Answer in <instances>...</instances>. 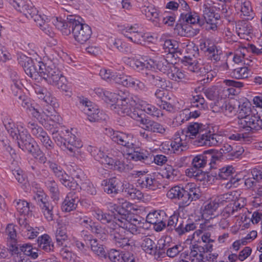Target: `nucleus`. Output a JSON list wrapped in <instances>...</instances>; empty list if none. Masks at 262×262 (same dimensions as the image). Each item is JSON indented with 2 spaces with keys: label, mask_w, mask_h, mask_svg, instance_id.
Here are the masks:
<instances>
[{
  "label": "nucleus",
  "mask_w": 262,
  "mask_h": 262,
  "mask_svg": "<svg viewBox=\"0 0 262 262\" xmlns=\"http://www.w3.org/2000/svg\"><path fill=\"white\" fill-rule=\"evenodd\" d=\"M255 112H256V110L254 106H251V103L247 99H246L238 105V113L241 118L237 119V123L239 128L245 129L246 130L248 129L249 126V124L248 123H246V124L242 123V125L241 121L243 120H245L248 118L251 119L254 117H257L258 115Z\"/></svg>",
  "instance_id": "12"
},
{
  "label": "nucleus",
  "mask_w": 262,
  "mask_h": 262,
  "mask_svg": "<svg viewBox=\"0 0 262 262\" xmlns=\"http://www.w3.org/2000/svg\"><path fill=\"white\" fill-rule=\"evenodd\" d=\"M217 7L212 4L206 2L203 5V16L206 21L207 30H215L217 28V21L220 19V15L217 12Z\"/></svg>",
  "instance_id": "8"
},
{
  "label": "nucleus",
  "mask_w": 262,
  "mask_h": 262,
  "mask_svg": "<svg viewBox=\"0 0 262 262\" xmlns=\"http://www.w3.org/2000/svg\"><path fill=\"white\" fill-rule=\"evenodd\" d=\"M211 108L214 113H222L229 117H231L236 114L235 106L230 102L223 99L215 102Z\"/></svg>",
  "instance_id": "16"
},
{
  "label": "nucleus",
  "mask_w": 262,
  "mask_h": 262,
  "mask_svg": "<svg viewBox=\"0 0 262 262\" xmlns=\"http://www.w3.org/2000/svg\"><path fill=\"white\" fill-rule=\"evenodd\" d=\"M224 83L226 86L231 87H225L223 90V95L225 97H231L235 95L236 93V88H241L244 86V83L239 81H236L233 80H225Z\"/></svg>",
  "instance_id": "28"
},
{
  "label": "nucleus",
  "mask_w": 262,
  "mask_h": 262,
  "mask_svg": "<svg viewBox=\"0 0 262 262\" xmlns=\"http://www.w3.org/2000/svg\"><path fill=\"white\" fill-rule=\"evenodd\" d=\"M204 143L208 146H216L222 142V137L217 134H212L206 136L204 138Z\"/></svg>",
  "instance_id": "55"
},
{
  "label": "nucleus",
  "mask_w": 262,
  "mask_h": 262,
  "mask_svg": "<svg viewBox=\"0 0 262 262\" xmlns=\"http://www.w3.org/2000/svg\"><path fill=\"white\" fill-rule=\"evenodd\" d=\"M207 51L209 53V57L215 61H218L221 58V56L222 54V51L219 49L217 47L212 46L207 49Z\"/></svg>",
  "instance_id": "62"
},
{
  "label": "nucleus",
  "mask_w": 262,
  "mask_h": 262,
  "mask_svg": "<svg viewBox=\"0 0 262 262\" xmlns=\"http://www.w3.org/2000/svg\"><path fill=\"white\" fill-rule=\"evenodd\" d=\"M141 121L142 125H143V128L147 131L162 135H164L166 132V128L157 122L149 119L148 120H142Z\"/></svg>",
  "instance_id": "30"
},
{
  "label": "nucleus",
  "mask_w": 262,
  "mask_h": 262,
  "mask_svg": "<svg viewBox=\"0 0 262 262\" xmlns=\"http://www.w3.org/2000/svg\"><path fill=\"white\" fill-rule=\"evenodd\" d=\"M181 68L185 67L191 72H200V75L202 77L200 81H203V83L209 82L215 75L214 71H206L205 68L200 67L196 60L190 56H184L183 59L181 60Z\"/></svg>",
  "instance_id": "5"
},
{
  "label": "nucleus",
  "mask_w": 262,
  "mask_h": 262,
  "mask_svg": "<svg viewBox=\"0 0 262 262\" xmlns=\"http://www.w3.org/2000/svg\"><path fill=\"white\" fill-rule=\"evenodd\" d=\"M184 116L181 122L186 121L190 119H195L199 117L201 115L200 111H190L189 109H184L181 113L182 115Z\"/></svg>",
  "instance_id": "61"
},
{
  "label": "nucleus",
  "mask_w": 262,
  "mask_h": 262,
  "mask_svg": "<svg viewBox=\"0 0 262 262\" xmlns=\"http://www.w3.org/2000/svg\"><path fill=\"white\" fill-rule=\"evenodd\" d=\"M236 11H240L244 16L253 17V12L251 3L247 0H236L234 5Z\"/></svg>",
  "instance_id": "34"
},
{
  "label": "nucleus",
  "mask_w": 262,
  "mask_h": 262,
  "mask_svg": "<svg viewBox=\"0 0 262 262\" xmlns=\"http://www.w3.org/2000/svg\"><path fill=\"white\" fill-rule=\"evenodd\" d=\"M186 24L181 25V36L187 37L193 36L198 34L200 31L198 28H193L191 25H195L196 24H190L185 20Z\"/></svg>",
  "instance_id": "48"
},
{
  "label": "nucleus",
  "mask_w": 262,
  "mask_h": 262,
  "mask_svg": "<svg viewBox=\"0 0 262 262\" xmlns=\"http://www.w3.org/2000/svg\"><path fill=\"white\" fill-rule=\"evenodd\" d=\"M45 80L48 84L55 86L58 89L61 90L66 93L67 95L71 96V92L70 88L66 84V78L62 74L61 72L55 66L50 70L48 76H47Z\"/></svg>",
  "instance_id": "7"
},
{
  "label": "nucleus",
  "mask_w": 262,
  "mask_h": 262,
  "mask_svg": "<svg viewBox=\"0 0 262 262\" xmlns=\"http://www.w3.org/2000/svg\"><path fill=\"white\" fill-rule=\"evenodd\" d=\"M13 203H15L16 209L20 213H25L29 211V203L25 200H15Z\"/></svg>",
  "instance_id": "63"
},
{
  "label": "nucleus",
  "mask_w": 262,
  "mask_h": 262,
  "mask_svg": "<svg viewBox=\"0 0 262 262\" xmlns=\"http://www.w3.org/2000/svg\"><path fill=\"white\" fill-rule=\"evenodd\" d=\"M146 80L152 85H155L162 90H165L168 86L169 81H167L165 78L160 76L159 74L154 71H149L145 72Z\"/></svg>",
  "instance_id": "24"
},
{
  "label": "nucleus",
  "mask_w": 262,
  "mask_h": 262,
  "mask_svg": "<svg viewBox=\"0 0 262 262\" xmlns=\"http://www.w3.org/2000/svg\"><path fill=\"white\" fill-rule=\"evenodd\" d=\"M11 249L9 250V253L11 256H16L17 257H22V255H27L29 251L34 250L32 245L30 243H17L16 245H11Z\"/></svg>",
  "instance_id": "27"
},
{
  "label": "nucleus",
  "mask_w": 262,
  "mask_h": 262,
  "mask_svg": "<svg viewBox=\"0 0 262 262\" xmlns=\"http://www.w3.org/2000/svg\"><path fill=\"white\" fill-rule=\"evenodd\" d=\"M201 239L203 243L205 244L202 245L204 248V251L211 252L213 249V245L211 244L214 242L213 239L210 238V234L206 233L201 236Z\"/></svg>",
  "instance_id": "60"
},
{
  "label": "nucleus",
  "mask_w": 262,
  "mask_h": 262,
  "mask_svg": "<svg viewBox=\"0 0 262 262\" xmlns=\"http://www.w3.org/2000/svg\"><path fill=\"white\" fill-rule=\"evenodd\" d=\"M37 244L38 247L46 252H54L55 249L51 238L47 234L38 237Z\"/></svg>",
  "instance_id": "33"
},
{
  "label": "nucleus",
  "mask_w": 262,
  "mask_h": 262,
  "mask_svg": "<svg viewBox=\"0 0 262 262\" xmlns=\"http://www.w3.org/2000/svg\"><path fill=\"white\" fill-rule=\"evenodd\" d=\"M134 78L123 74H119L114 78V82L126 88L130 87Z\"/></svg>",
  "instance_id": "51"
},
{
  "label": "nucleus",
  "mask_w": 262,
  "mask_h": 262,
  "mask_svg": "<svg viewBox=\"0 0 262 262\" xmlns=\"http://www.w3.org/2000/svg\"><path fill=\"white\" fill-rule=\"evenodd\" d=\"M132 204L128 202H124L121 205H115L114 210L116 213H114V219L117 220L121 224L124 223L123 220L125 222L129 219Z\"/></svg>",
  "instance_id": "22"
},
{
  "label": "nucleus",
  "mask_w": 262,
  "mask_h": 262,
  "mask_svg": "<svg viewBox=\"0 0 262 262\" xmlns=\"http://www.w3.org/2000/svg\"><path fill=\"white\" fill-rule=\"evenodd\" d=\"M169 247L168 243H166L165 241L163 239H160L158 240L157 244L156 245V247L154 252L155 255H157L158 258L164 257L165 256V251Z\"/></svg>",
  "instance_id": "46"
},
{
  "label": "nucleus",
  "mask_w": 262,
  "mask_h": 262,
  "mask_svg": "<svg viewBox=\"0 0 262 262\" xmlns=\"http://www.w3.org/2000/svg\"><path fill=\"white\" fill-rule=\"evenodd\" d=\"M198 188L194 183H188L181 188V204L186 206L189 202L199 198Z\"/></svg>",
  "instance_id": "18"
},
{
  "label": "nucleus",
  "mask_w": 262,
  "mask_h": 262,
  "mask_svg": "<svg viewBox=\"0 0 262 262\" xmlns=\"http://www.w3.org/2000/svg\"><path fill=\"white\" fill-rule=\"evenodd\" d=\"M29 154L32 155V156L38 161L40 164H47V158L46 157L45 154L39 148L38 145L35 148H34L31 152Z\"/></svg>",
  "instance_id": "56"
},
{
  "label": "nucleus",
  "mask_w": 262,
  "mask_h": 262,
  "mask_svg": "<svg viewBox=\"0 0 262 262\" xmlns=\"http://www.w3.org/2000/svg\"><path fill=\"white\" fill-rule=\"evenodd\" d=\"M74 195L75 193L72 192L68 194L62 204L61 209L63 211L68 212L76 208L79 199Z\"/></svg>",
  "instance_id": "31"
},
{
  "label": "nucleus",
  "mask_w": 262,
  "mask_h": 262,
  "mask_svg": "<svg viewBox=\"0 0 262 262\" xmlns=\"http://www.w3.org/2000/svg\"><path fill=\"white\" fill-rule=\"evenodd\" d=\"M251 74V70L247 67H238L233 70L230 73V76L237 79H245Z\"/></svg>",
  "instance_id": "44"
},
{
  "label": "nucleus",
  "mask_w": 262,
  "mask_h": 262,
  "mask_svg": "<svg viewBox=\"0 0 262 262\" xmlns=\"http://www.w3.org/2000/svg\"><path fill=\"white\" fill-rule=\"evenodd\" d=\"M205 252L202 246L195 244L190 245L189 250H185L183 254L185 257L189 256V259L191 262H204L203 253Z\"/></svg>",
  "instance_id": "21"
},
{
  "label": "nucleus",
  "mask_w": 262,
  "mask_h": 262,
  "mask_svg": "<svg viewBox=\"0 0 262 262\" xmlns=\"http://www.w3.org/2000/svg\"><path fill=\"white\" fill-rule=\"evenodd\" d=\"M94 216L99 221L103 224H108V227L113 224V223H117L114 221V215L103 212L101 210H95L93 213Z\"/></svg>",
  "instance_id": "37"
},
{
  "label": "nucleus",
  "mask_w": 262,
  "mask_h": 262,
  "mask_svg": "<svg viewBox=\"0 0 262 262\" xmlns=\"http://www.w3.org/2000/svg\"><path fill=\"white\" fill-rule=\"evenodd\" d=\"M59 130L54 128L52 132V138L62 150L71 156H75L83 146L82 142L68 129Z\"/></svg>",
  "instance_id": "1"
},
{
  "label": "nucleus",
  "mask_w": 262,
  "mask_h": 262,
  "mask_svg": "<svg viewBox=\"0 0 262 262\" xmlns=\"http://www.w3.org/2000/svg\"><path fill=\"white\" fill-rule=\"evenodd\" d=\"M117 95V105L119 106L118 113L121 115L122 114V108L125 107L134 106L137 104H140V99L137 96L130 95L127 91H119Z\"/></svg>",
  "instance_id": "13"
},
{
  "label": "nucleus",
  "mask_w": 262,
  "mask_h": 262,
  "mask_svg": "<svg viewBox=\"0 0 262 262\" xmlns=\"http://www.w3.org/2000/svg\"><path fill=\"white\" fill-rule=\"evenodd\" d=\"M78 187H80V189L84 191L88 194L92 195L96 194V188L94 185L89 180H86L84 182L80 183V184L79 182H78Z\"/></svg>",
  "instance_id": "54"
},
{
  "label": "nucleus",
  "mask_w": 262,
  "mask_h": 262,
  "mask_svg": "<svg viewBox=\"0 0 262 262\" xmlns=\"http://www.w3.org/2000/svg\"><path fill=\"white\" fill-rule=\"evenodd\" d=\"M27 127L30 130L32 136L40 141L42 145L47 150H51L54 149V143L51 140L46 131L39 125L36 121L28 122Z\"/></svg>",
  "instance_id": "6"
},
{
  "label": "nucleus",
  "mask_w": 262,
  "mask_h": 262,
  "mask_svg": "<svg viewBox=\"0 0 262 262\" xmlns=\"http://www.w3.org/2000/svg\"><path fill=\"white\" fill-rule=\"evenodd\" d=\"M10 5L17 11L22 13L27 18H30L31 14L36 13V8L30 1L25 0H10Z\"/></svg>",
  "instance_id": "17"
},
{
  "label": "nucleus",
  "mask_w": 262,
  "mask_h": 262,
  "mask_svg": "<svg viewBox=\"0 0 262 262\" xmlns=\"http://www.w3.org/2000/svg\"><path fill=\"white\" fill-rule=\"evenodd\" d=\"M5 232L8 236L7 246L9 251L11 249V245H16L18 243L16 238L17 233L15 226L13 224H9L6 227Z\"/></svg>",
  "instance_id": "39"
},
{
  "label": "nucleus",
  "mask_w": 262,
  "mask_h": 262,
  "mask_svg": "<svg viewBox=\"0 0 262 262\" xmlns=\"http://www.w3.org/2000/svg\"><path fill=\"white\" fill-rule=\"evenodd\" d=\"M181 10L183 11L181 12V19L190 24L201 25L198 14L195 12L190 11L189 6L184 1H181Z\"/></svg>",
  "instance_id": "23"
},
{
  "label": "nucleus",
  "mask_w": 262,
  "mask_h": 262,
  "mask_svg": "<svg viewBox=\"0 0 262 262\" xmlns=\"http://www.w3.org/2000/svg\"><path fill=\"white\" fill-rule=\"evenodd\" d=\"M72 17H76L75 15H70L67 17V20H64L61 17H52L51 23L56 28L60 30L63 33L68 35L71 33V28H69L70 23L73 21L71 20Z\"/></svg>",
  "instance_id": "26"
},
{
  "label": "nucleus",
  "mask_w": 262,
  "mask_h": 262,
  "mask_svg": "<svg viewBox=\"0 0 262 262\" xmlns=\"http://www.w3.org/2000/svg\"><path fill=\"white\" fill-rule=\"evenodd\" d=\"M40 208L43 213L45 217L48 221L54 220V214L53 213V207L49 201L45 203L40 207Z\"/></svg>",
  "instance_id": "57"
},
{
  "label": "nucleus",
  "mask_w": 262,
  "mask_h": 262,
  "mask_svg": "<svg viewBox=\"0 0 262 262\" xmlns=\"http://www.w3.org/2000/svg\"><path fill=\"white\" fill-rule=\"evenodd\" d=\"M132 107L133 106H130L129 107H127V106L123 109L122 108V114L121 115L129 116L134 120H136L137 121L139 122L142 124V122L141 121L142 120H148V119L143 117V116H145V114L143 113L141 111H134L133 112H132Z\"/></svg>",
  "instance_id": "41"
},
{
  "label": "nucleus",
  "mask_w": 262,
  "mask_h": 262,
  "mask_svg": "<svg viewBox=\"0 0 262 262\" xmlns=\"http://www.w3.org/2000/svg\"><path fill=\"white\" fill-rule=\"evenodd\" d=\"M55 176L58 179L61 183L67 188L75 190L78 188L79 183L74 179L70 176L62 168Z\"/></svg>",
  "instance_id": "25"
},
{
  "label": "nucleus",
  "mask_w": 262,
  "mask_h": 262,
  "mask_svg": "<svg viewBox=\"0 0 262 262\" xmlns=\"http://www.w3.org/2000/svg\"><path fill=\"white\" fill-rule=\"evenodd\" d=\"M190 103L192 107L198 108L199 110H205L208 108L207 103L200 95L193 96L190 99Z\"/></svg>",
  "instance_id": "49"
},
{
  "label": "nucleus",
  "mask_w": 262,
  "mask_h": 262,
  "mask_svg": "<svg viewBox=\"0 0 262 262\" xmlns=\"http://www.w3.org/2000/svg\"><path fill=\"white\" fill-rule=\"evenodd\" d=\"M236 31L241 38L248 40L251 38L252 28L251 25L248 22H239L236 26Z\"/></svg>",
  "instance_id": "29"
},
{
  "label": "nucleus",
  "mask_w": 262,
  "mask_h": 262,
  "mask_svg": "<svg viewBox=\"0 0 262 262\" xmlns=\"http://www.w3.org/2000/svg\"><path fill=\"white\" fill-rule=\"evenodd\" d=\"M45 183L53 201H58L60 193L57 183L53 179H51L47 180Z\"/></svg>",
  "instance_id": "42"
},
{
  "label": "nucleus",
  "mask_w": 262,
  "mask_h": 262,
  "mask_svg": "<svg viewBox=\"0 0 262 262\" xmlns=\"http://www.w3.org/2000/svg\"><path fill=\"white\" fill-rule=\"evenodd\" d=\"M241 122V124L242 125V123L245 124L248 123L249 124V126L248 129L246 130L247 131H250L252 129H262V118H260L259 116L257 117H254L251 119H249V118H248L245 120H242Z\"/></svg>",
  "instance_id": "43"
},
{
  "label": "nucleus",
  "mask_w": 262,
  "mask_h": 262,
  "mask_svg": "<svg viewBox=\"0 0 262 262\" xmlns=\"http://www.w3.org/2000/svg\"><path fill=\"white\" fill-rule=\"evenodd\" d=\"M15 138L17 140L18 146L24 152L29 153L38 145L27 129L23 127H21V130L18 132Z\"/></svg>",
  "instance_id": "9"
},
{
  "label": "nucleus",
  "mask_w": 262,
  "mask_h": 262,
  "mask_svg": "<svg viewBox=\"0 0 262 262\" xmlns=\"http://www.w3.org/2000/svg\"><path fill=\"white\" fill-rule=\"evenodd\" d=\"M109 229L110 235L115 242L121 239V237L126 235V231L124 230L122 224L113 223L110 226Z\"/></svg>",
  "instance_id": "36"
},
{
  "label": "nucleus",
  "mask_w": 262,
  "mask_h": 262,
  "mask_svg": "<svg viewBox=\"0 0 262 262\" xmlns=\"http://www.w3.org/2000/svg\"><path fill=\"white\" fill-rule=\"evenodd\" d=\"M233 206H227L225 208V212L229 215H234L236 212L242 211L241 213H244L245 202L243 198L236 199L234 201Z\"/></svg>",
  "instance_id": "40"
},
{
  "label": "nucleus",
  "mask_w": 262,
  "mask_h": 262,
  "mask_svg": "<svg viewBox=\"0 0 262 262\" xmlns=\"http://www.w3.org/2000/svg\"><path fill=\"white\" fill-rule=\"evenodd\" d=\"M18 63L23 68L24 71L29 76L36 79L37 76L42 77L45 80L53 68L47 66L42 62H37L25 55H20L18 58Z\"/></svg>",
  "instance_id": "2"
},
{
  "label": "nucleus",
  "mask_w": 262,
  "mask_h": 262,
  "mask_svg": "<svg viewBox=\"0 0 262 262\" xmlns=\"http://www.w3.org/2000/svg\"><path fill=\"white\" fill-rule=\"evenodd\" d=\"M126 158L135 161H141L146 164H150L152 161V155L147 150L134 144V146L126 149Z\"/></svg>",
  "instance_id": "10"
},
{
  "label": "nucleus",
  "mask_w": 262,
  "mask_h": 262,
  "mask_svg": "<svg viewBox=\"0 0 262 262\" xmlns=\"http://www.w3.org/2000/svg\"><path fill=\"white\" fill-rule=\"evenodd\" d=\"M234 171V168L230 165L220 169L218 173L219 178L227 181L222 183V186H224L226 189L237 187L241 179L238 176H235L234 177H233Z\"/></svg>",
  "instance_id": "11"
},
{
  "label": "nucleus",
  "mask_w": 262,
  "mask_h": 262,
  "mask_svg": "<svg viewBox=\"0 0 262 262\" xmlns=\"http://www.w3.org/2000/svg\"><path fill=\"white\" fill-rule=\"evenodd\" d=\"M234 54L233 60L235 63L243 62L244 64H249L248 55L249 52L255 55H262V48H257L253 45L236 42L234 45Z\"/></svg>",
  "instance_id": "3"
},
{
  "label": "nucleus",
  "mask_w": 262,
  "mask_h": 262,
  "mask_svg": "<svg viewBox=\"0 0 262 262\" xmlns=\"http://www.w3.org/2000/svg\"><path fill=\"white\" fill-rule=\"evenodd\" d=\"M90 112L88 113V119L91 122H99L105 120V115L97 110L95 113H92V111L88 108Z\"/></svg>",
  "instance_id": "59"
},
{
  "label": "nucleus",
  "mask_w": 262,
  "mask_h": 262,
  "mask_svg": "<svg viewBox=\"0 0 262 262\" xmlns=\"http://www.w3.org/2000/svg\"><path fill=\"white\" fill-rule=\"evenodd\" d=\"M121 192H123L126 196L131 199L139 198V195L141 194L140 191L134 188L133 185L128 183H123V190Z\"/></svg>",
  "instance_id": "50"
},
{
  "label": "nucleus",
  "mask_w": 262,
  "mask_h": 262,
  "mask_svg": "<svg viewBox=\"0 0 262 262\" xmlns=\"http://www.w3.org/2000/svg\"><path fill=\"white\" fill-rule=\"evenodd\" d=\"M236 192H230L216 196L215 199L219 206L224 205L226 203L234 201L237 199Z\"/></svg>",
  "instance_id": "52"
},
{
  "label": "nucleus",
  "mask_w": 262,
  "mask_h": 262,
  "mask_svg": "<svg viewBox=\"0 0 262 262\" xmlns=\"http://www.w3.org/2000/svg\"><path fill=\"white\" fill-rule=\"evenodd\" d=\"M81 18L76 16L72 17L70 23L69 28L76 41L80 44H83L90 38L92 32L91 28L87 24H82L79 21Z\"/></svg>",
  "instance_id": "4"
},
{
  "label": "nucleus",
  "mask_w": 262,
  "mask_h": 262,
  "mask_svg": "<svg viewBox=\"0 0 262 262\" xmlns=\"http://www.w3.org/2000/svg\"><path fill=\"white\" fill-rule=\"evenodd\" d=\"M166 215L163 211L161 210H154L150 212L146 216L145 222L146 223L154 224L157 223L160 219H163V215Z\"/></svg>",
  "instance_id": "53"
},
{
  "label": "nucleus",
  "mask_w": 262,
  "mask_h": 262,
  "mask_svg": "<svg viewBox=\"0 0 262 262\" xmlns=\"http://www.w3.org/2000/svg\"><path fill=\"white\" fill-rule=\"evenodd\" d=\"M52 17H48L45 15H41L38 14V11L36 9V13L34 14H31L30 19H32L35 21L40 28L47 34H50V30L47 28L48 26V23L51 22Z\"/></svg>",
  "instance_id": "32"
},
{
  "label": "nucleus",
  "mask_w": 262,
  "mask_h": 262,
  "mask_svg": "<svg viewBox=\"0 0 262 262\" xmlns=\"http://www.w3.org/2000/svg\"><path fill=\"white\" fill-rule=\"evenodd\" d=\"M112 140L120 145L125 146L126 149H128L134 146V139L132 134H126L118 131H113L111 135Z\"/></svg>",
  "instance_id": "19"
},
{
  "label": "nucleus",
  "mask_w": 262,
  "mask_h": 262,
  "mask_svg": "<svg viewBox=\"0 0 262 262\" xmlns=\"http://www.w3.org/2000/svg\"><path fill=\"white\" fill-rule=\"evenodd\" d=\"M219 206L215 198L213 200L207 203L205 205L202 211V217L206 220L213 218L212 216L214 215V212Z\"/></svg>",
  "instance_id": "35"
},
{
  "label": "nucleus",
  "mask_w": 262,
  "mask_h": 262,
  "mask_svg": "<svg viewBox=\"0 0 262 262\" xmlns=\"http://www.w3.org/2000/svg\"><path fill=\"white\" fill-rule=\"evenodd\" d=\"M156 244L149 237H146L141 245L142 249L146 253L151 254L154 252Z\"/></svg>",
  "instance_id": "58"
},
{
  "label": "nucleus",
  "mask_w": 262,
  "mask_h": 262,
  "mask_svg": "<svg viewBox=\"0 0 262 262\" xmlns=\"http://www.w3.org/2000/svg\"><path fill=\"white\" fill-rule=\"evenodd\" d=\"M171 64L172 66L171 67V73L169 76L171 79L174 81V82L171 84V88L177 89L178 88L175 86L177 84H178L180 81V71L178 62L174 61V62H171Z\"/></svg>",
  "instance_id": "47"
},
{
  "label": "nucleus",
  "mask_w": 262,
  "mask_h": 262,
  "mask_svg": "<svg viewBox=\"0 0 262 262\" xmlns=\"http://www.w3.org/2000/svg\"><path fill=\"white\" fill-rule=\"evenodd\" d=\"M89 151L94 159L100 163L107 165V168L112 169L116 159L108 157L96 147L90 146Z\"/></svg>",
  "instance_id": "20"
},
{
  "label": "nucleus",
  "mask_w": 262,
  "mask_h": 262,
  "mask_svg": "<svg viewBox=\"0 0 262 262\" xmlns=\"http://www.w3.org/2000/svg\"><path fill=\"white\" fill-rule=\"evenodd\" d=\"M33 199L36 201L39 207L49 201L48 196L41 190L37 191L36 194L33 196Z\"/></svg>",
  "instance_id": "64"
},
{
  "label": "nucleus",
  "mask_w": 262,
  "mask_h": 262,
  "mask_svg": "<svg viewBox=\"0 0 262 262\" xmlns=\"http://www.w3.org/2000/svg\"><path fill=\"white\" fill-rule=\"evenodd\" d=\"M213 156L209 151H206L204 154L195 156L192 161V164L196 168H203L207 164L208 159H211Z\"/></svg>",
  "instance_id": "38"
},
{
  "label": "nucleus",
  "mask_w": 262,
  "mask_h": 262,
  "mask_svg": "<svg viewBox=\"0 0 262 262\" xmlns=\"http://www.w3.org/2000/svg\"><path fill=\"white\" fill-rule=\"evenodd\" d=\"M250 213H248V216L245 213H240L238 215H235L236 217V225L238 226L242 230L248 228L250 227L251 220L249 216Z\"/></svg>",
  "instance_id": "45"
},
{
  "label": "nucleus",
  "mask_w": 262,
  "mask_h": 262,
  "mask_svg": "<svg viewBox=\"0 0 262 262\" xmlns=\"http://www.w3.org/2000/svg\"><path fill=\"white\" fill-rule=\"evenodd\" d=\"M135 174L138 177L137 183L142 188L155 190L159 188L160 183L156 179L155 174H147L144 171H137Z\"/></svg>",
  "instance_id": "14"
},
{
  "label": "nucleus",
  "mask_w": 262,
  "mask_h": 262,
  "mask_svg": "<svg viewBox=\"0 0 262 262\" xmlns=\"http://www.w3.org/2000/svg\"><path fill=\"white\" fill-rule=\"evenodd\" d=\"M101 184L103 186L104 192L112 194L113 196L123 190V183L116 177L103 180Z\"/></svg>",
  "instance_id": "15"
}]
</instances>
